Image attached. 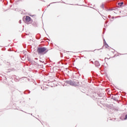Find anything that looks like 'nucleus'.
<instances>
[{
    "instance_id": "nucleus-15",
    "label": "nucleus",
    "mask_w": 127,
    "mask_h": 127,
    "mask_svg": "<svg viewBox=\"0 0 127 127\" xmlns=\"http://www.w3.org/2000/svg\"><path fill=\"white\" fill-rule=\"evenodd\" d=\"M111 15H108V18H111Z\"/></svg>"
},
{
    "instance_id": "nucleus-18",
    "label": "nucleus",
    "mask_w": 127,
    "mask_h": 127,
    "mask_svg": "<svg viewBox=\"0 0 127 127\" xmlns=\"http://www.w3.org/2000/svg\"><path fill=\"white\" fill-rule=\"evenodd\" d=\"M35 60H38V58H35Z\"/></svg>"
},
{
    "instance_id": "nucleus-20",
    "label": "nucleus",
    "mask_w": 127,
    "mask_h": 127,
    "mask_svg": "<svg viewBox=\"0 0 127 127\" xmlns=\"http://www.w3.org/2000/svg\"><path fill=\"white\" fill-rule=\"evenodd\" d=\"M112 18H115V17L112 16Z\"/></svg>"
},
{
    "instance_id": "nucleus-21",
    "label": "nucleus",
    "mask_w": 127,
    "mask_h": 127,
    "mask_svg": "<svg viewBox=\"0 0 127 127\" xmlns=\"http://www.w3.org/2000/svg\"><path fill=\"white\" fill-rule=\"evenodd\" d=\"M106 23H108V22H106Z\"/></svg>"
},
{
    "instance_id": "nucleus-12",
    "label": "nucleus",
    "mask_w": 127,
    "mask_h": 127,
    "mask_svg": "<svg viewBox=\"0 0 127 127\" xmlns=\"http://www.w3.org/2000/svg\"><path fill=\"white\" fill-rule=\"evenodd\" d=\"M52 3H56V2H52V3H50V4L48 6V7L49 6H50V5H51V4H52Z\"/></svg>"
},
{
    "instance_id": "nucleus-19",
    "label": "nucleus",
    "mask_w": 127,
    "mask_h": 127,
    "mask_svg": "<svg viewBox=\"0 0 127 127\" xmlns=\"http://www.w3.org/2000/svg\"><path fill=\"white\" fill-rule=\"evenodd\" d=\"M41 0V1H44V0Z\"/></svg>"
},
{
    "instance_id": "nucleus-11",
    "label": "nucleus",
    "mask_w": 127,
    "mask_h": 127,
    "mask_svg": "<svg viewBox=\"0 0 127 127\" xmlns=\"http://www.w3.org/2000/svg\"><path fill=\"white\" fill-rule=\"evenodd\" d=\"M103 42H104V45H105L106 44V43H107V42H106V40L105 39H104Z\"/></svg>"
},
{
    "instance_id": "nucleus-9",
    "label": "nucleus",
    "mask_w": 127,
    "mask_h": 127,
    "mask_svg": "<svg viewBox=\"0 0 127 127\" xmlns=\"http://www.w3.org/2000/svg\"><path fill=\"white\" fill-rule=\"evenodd\" d=\"M25 93H28V94H30V91L26 90V91H25Z\"/></svg>"
},
{
    "instance_id": "nucleus-13",
    "label": "nucleus",
    "mask_w": 127,
    "mask_h": 127,
    "mask_svg": "<svg viewBox=\"0 0 127 127\" xmlns=\"http://www.w3.org/2000/svg\"><path fill=\"white\" fill-rule=\"evenodd\" d=\"M125 120H127V114L125 116Z\"/></svg>"
},
{
    "instance_id": "nucleus-1",
    "label": "nucleus",
    "mask_w": 127,
    "mask_h": 127,
    "mask_svg": "<svg viewBox=\"0 0 127 127\" xmlns=\"http://www.w3.org/2000/svg\"><path fill=\"white\" fill-rule=\"evenodd\" d=\"M48 51H49V50H47L45 47H38L37 50V52H38V54H42V53L46 54Z\"/></svg>"
},
{
    "instance_id": "nucleus-6",
    "label": "nucleus",
    "mask_w": 127,
    "mask_h": 127,
    "mask_svg": "<svg viewBox=\"0 0 127 127\" xmlns=\"http://www.w3.org/2000/svg\"><path fill=\"white\" fill-rule=\"evenodd\" d=\"M41 38V35H40V34H37V35L36 36L37 39H39Z\"/></svg>"
},
{
    "instance_id": "nucleus-16",
    "label": "nucleus",
    "mask_w": 127,
    "mask_h": 127,
    "mask_svg": "<svg viewBox=\"0 0 127 127\" xmlns=\"http://www.w3.org/2000/svg\"><path fill=\"white\" fill-rule=\"evenodd\" d=\"M19 23L21 24V20H20L19 21Z\"/></svg>"
},
{
    "instance_id": "nucleus-10",
    "label": "nucleus",
    "mask_w": 127,
    "mask_h": 127,
    "mask_svg": "<svg viewBox=\"0 0 127 127\" xmlns=\"http://www.w3.org/2000/svg\"><path fill=\"white\" fill-rule=\"evenodd\" d=\"M100 7L104 9V4H101V6H100Z\"/></svg>"
},
{
    "instance_id": "nucleus-5",
    "label": "nucleus",
    "mask_w": 127,
    "mask_h": 127,
    "mask_svg": "<svg viewBox=\"0 0 127 127\" xmlns=\"http://www.w3.org/2000/svg\"><path fill=\"white\" fill-rule=\"evenodd\" d=\"M125 115H122L121 117H120V120H122V121H125Z\"/></svg>"
},
{
    "instance_id": "nucleus-4",
    "label": "nucleus",
    "mask_w": 127,
    "mask_h": 127,
    "mask_svg": "<svg viewBox=\"0 0 127 127\" xmlns=\"http://www.w3.org/2000/svg\"><path fill=\"white\" fill-rule=\"evenodd\" d=\"M94 65H95L96 67H100V66L101 65L99 61H97L94 62Z\"/></svg>"
},
{
    "instance_id": "nucleus-3",
    "label": "nucleus",
    "mask_w": 127,
    "mask_h": 127,
    "mask_svg": "<svg viewBox=\"0 0 127 127\" xmlns=\"http://www.w3.org/2000/svg\"><path fill=\"white\" fill-rule=\"evenodd\" d=\"M25 20H26V22H29V21L31 20V18L29 16H26Z\"/></svg>"
},
{
    "instance_id": "nucleus-14",
    "label": "nucleus",
    "mask_w": 127,
    "mask_h": 127,
    "mask_svg": "<svg viewBox=\"0 0 127 127\" xmlns=\"http://www.w3.org/2000/svg\"><path fill=\"white\" fill-rule=\"evenodd\" d=\"M61 57H63V54L62 53H61Z\"/></svg>"
},
{
    "instance_id": "nucleus-22",
    "label": "nucleus",
    "mask_w": 127,
    "mask_h": 127,
    "mask_svg": "<svg viewBox=\"0 0 127 127\" xmlns=\"http://www.w3.org/2000/svg\"><path fill=\"white\" fill-rule=\"evenodd\" d=\"M23 20H24V18L23 19Z\"/></svg>"
},
{
    "instance_id": "nucleus-7",
    "label": "nucleus",
    "mask_w": 127,
    "mask_h": 127,
    "mask_svg": "<svg viewBox=\"0 0 127 127\" xmlns=\"http://www.w3.org/2000/svg\"><path fill=\"white\" fill-rule=\"evenodd\" d=\"M124 4V2H119L118 3V5H120V6H122Z\"/></svg>"
},
{
    "instance_id": "nucleus-8",
    "label": "nucleus",
    "mask_w": 127,
    "mask_h": 127,
    "mask_svg": "<svg viewBox=\"0 0 127 127\" xmlns=\"http://www.w3.org/2000/svg\"><path fill=\"white\" fill-rule=\"evenodd\" d=\"M105 46H106V48H108L109 47V45L108 44L106 43L105 45H104Z\"/></svg>"
},
{
    "instance_id": "nucleus-17",
    "label": "nucleus",
    "mask_w": 127,
    "mask_h": 127,
    "mask_svg": "<svg viewBox=\"0 0 127 127\" xmlns=\"http://www.w3.org/2000/svg\"><path fill=\"white\" fill-rule=\"evenodd\" d=\"M105 30H106V28H103V33H104V32H105Z\"/></svg>"
},
{
    "instance_id": "nucleus-2",
    "label": "nucleus",
    "mask_w": 127,
    "mask_h": 127,
    "mask_svg": "<svg viewBox=\"0 0 127 127\" xmlns=\"http://www.w3.org/2000/svg\"><path fill=\"white\" fill-rule=\"evenodd\" d=\"M65 83L69 84L71 86H78L79 85V82L77 83L74 80H66Z\"/></svg>"
}]
</instances>
